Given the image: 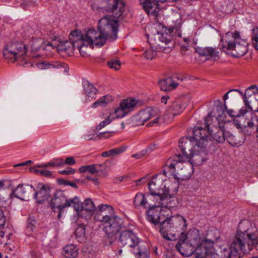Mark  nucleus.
<instances>
[{
    "mask_svg": "<svg viewBox=\"0 0 258 258\" xmlns=\"http://www.w3.org/2000/svg\"><path fill=\"white\" fill-rule=\"evenodd\" d=\"M160 115L161 112L158 108L148 107L140 110L135 116V119L138 124L143 125L148 120L154 118L147 124L148 126L150 127L158 124Z\"/></svg>",
    "mask_w": 258,
    "mask_h": 258,
    "instance_id": "nucleus-13",
    "label": "nucleus"
},
{
    "mask_svg": "<svg viewBox=\"0 0 258 258\" xmlns=\"http://www.w3.org/2000/svg\"><path fill=\"white\" fill-rule=\"evenodd\" d=\"M36 221L34 217L29 216L27 221L26 233L27 235H31L33 230L35 228Z\"/></svg>",
    "mask_w": 258,
    "mask_h": 258,
    "instance_id": "nucleus-36",
    "label": "nucleus"
},
{
    "mask_svg": "<svg viewBox=\"0 0 258 258\" xmlns=\"http://www.w3.org/2000/svg\"><path fill=\"white\" fill-rule=\"evenodd\" d=\"M135 99H126L120 102L119 106L114 110L117 118H122L132 111L137 105Z\"/></svg>",
    "mask_w": 258,
    "mask_h": 258,
    "instance_id": "nucleus-18",
    "label": "nucleus"
},
{
    "mask_svg": "<svg viewBox=\"0 0 258 258\" xmlns=\"http://www.w3.org/2000/svg\"><path fill=\"white\" fill-rule=\"evenodd\" d=\"M212 247L213 245L211 247H210L208 248V252L207 254L206 255V257L208 256L210 258H220L219 257V255H218V253H217L215 249H214V251H213Z\"/></svg>",
    "mask_w": 258,
    "mask_h": 258,
    "instance_id": "nucleus-46",
    "label": "nucleus"
},
{
    "mask_svg": "<svg viewBox=\"0 0 258 258\" xmlns=\"http://www.w3.org/2000/svg\"><path fill=\"white\" fill-rule=\"evenodd\" d=\"M15 243L14 241H8L6 243V249L8 251H12L13 250H14L15 249V245L13 244Z\"/></svg>",
    "mask_w": 258,
    "mask_h": 258,
    "instance_id": "nucleus-49",
    "label": "nucleus"
},
{
    "mask_svg": "<svg viewBox=\"0 0 258 258\" xmlns=\"http://www.w3.org/2000/svg\"><path fill=\"white\" fill-rule=\"evenodd\" d=\"M85 94L91 98H94L97 92V89L93 84L88 82L85 83L84 86Z\"/></svg>",
    "mask_w": 258,
    "mask_h": 258,
    "instance_id": "nucleus-34",
    "label": "nucleus"
},
{
    "mask_svg": "<svg viewBox=\"0 0 258 258\" xmlns=\"http://www.w3.org/2000/svg\"><path fill=\"white\" fill-rule=\"evenodd\" d=\"M256 241L254 234L247 231L238 232L229 247L217 246L214 249L220 258H240V251L249 252Z\"/></svg>",
    "mask_w": 258,
    "mask_h": 258,
    "instance_id": "nucleus-3",
    "label": "nucleus"
},
{
    "mask_svg": "<svg viewBox=\"0 0 258 258\" xmlns=\"http://www.w3.org/2000/svg\"><path fill=\"white\" fill-rule=\"evenodd\" d=\"M16 42L15 41H10L7 43L3 50L6 51V56L9 55V52H16Z\"/></svg>",
    "mask_w": 258,
    "mask_h": 258,
    "instance_id": "nucleus-38",
    "label": "nucleus"
},
{
    "mask_svg": "<svg viewBox=\"0 0 258 258\" xmlns=\"http://www.w3.org/2000/svg\"><path fill=\"white\" fill-rule=\"evenodd\" d=\"M193 137L182 138L179 141V148L184 159L190 157L192 153L202 151L207 146V132L202 126H195L193 130Z\"/></svg>",
    "mask_w": 258,
    "mask_h": 258,
    "instance_id": "nucleus-5",
    "label": "nucleus"
},
{
    "mask_svg": "<svg viewBox=\"0 0 258 258\" xmlns=\"http://www.w3.org/2000/svg\"><path fill=\"white\" fill-rule=\"evenodd\" d=\"M84 139L86 140H93L92 135L87 134L85 135Z\"/></svg>",
    "mask_w": 258,
    "mask_h": 258,
    "instance_id": "nucleus-64",
    "label": "nucleus"
},
{
    "mask_svg": "<svg viewBox=\"0 0 258 258\" xmlns=\"http://www.w3.org/2000/svg\"><path fill=\"white\" fill-rule=\"evenodd\" d=\"M200 53L202 55L206 56L208 59H211L214 61L219 58V52L216 49L207 47L201 50Z\"/></svg>",
    "mask_w": 258,
    "mask_h": 258,
    "instance_id": "nucleus-29",
    "label": "nucleus"
},
{
    "mask_svg": "<svg viewBox=\"0 0 258 258\" xmlns=\"http://www.w3.org/2000/svg\"><path fill=\"white\" fill-rule=\"evenodd\" d=\"M76 170L71 167L68 166L66 169L58 171V173L66 175H72L75 173Z\"/></svg>",
    "mask_w": 258,
    "mask_h": 258,
    "instance_id": "nucleus-45",
    "label": "nucleus"
},
{
    "mask_svg": "<svg viewBox=\"0 0 258 258\" xmlns=\"http://www.w3.org/2000/svg\"><path fill=\"white\" fill-rule=\"evenodd\" d=\"M119 241L122 245L131 247H135L139 243L138 238L131 230L122 231L120 235Z\"/></svg>",
    "mask_w": 258,
    "mask_h": 258,
    "instance_id": "nucleus-22",
    "label": "nucleus"
},
{
    "mask_svg": "<svg viewBox=\"0 0 258 258\" xmlns=\"http://www.w3.org/2000/svg\"><path fill=\"white\" fill-rule=\"evenodd\" d=\"M64 164L69 165H73L76 163V161L73 157H67L65 161H63Z\"/></svg>",
    "mask_w": 258,
    "mask_h": 258,
    "instance_id": "nucleus-50",
    "label": "nucleus"
},
{
    "mask_svg": "<svg viewBox=\"0 0 258 258\" xmlns=\"http://www.w3.org/2000/svg\"><path fill=\"white\" fill-rule=\"evenodd\" d=\"M45 177H50L52 175V173L50 171L46 169L41 170V174Z\"/></svg>",
    "mask_w": 258,
    "mask_h": 258,
    "instance_id": "nucleus-53",
    "label": "nucleus"
},
{
    "mask_svg": "<svg viewBox=\"0 0 258 258\" xmlns=\"http://www.w3.org/2000/svg\"><path fill=\"white\" fill-rule=\"evenodd\" d=\"M63 165L64 163L62 158H57L53 159L50 162H48L46 164H41L37 166L39 167L47 168L50 166L60 167L62 166Z\"/></svg>",
    "mask_w": 258,
    "mask_h": 258,
    "instance_id": "nucleus-33",
    "label": "nucleus"
},
{
    "mask_svg": "<svg viewBox=\"0 0 258 258\" xmlns=\"http://www.w3.org/2000/svg\"><path fill=\"white\" fill-rule=\"evenodd\" d=\"M234 123L237 128H253L254 123L252 121V113L240 110V114H237V118L234 120Z\"/></svg>",
    "mask_w": 258,
    "mask_h": 258,
    "instance_id": "nucleus-17",
    "label": "nucleus"
},
{
    "mask_svg": "<svg viewBox=\"0 0 258 258\" xmlns=\"http://www.w3.org/2000/svg\"><path fill=\"white\" fill-rule=\"evenodd\" d=\"M27 49L23 42H17V61L20 65H28V57L26 55Z\"/></svg>",
    "mask_w": 258,
    "mask_h": 258,
    "instance_id": "nucleus-26",
    "label": "nucleus"
},
{
    "mask_svg": "<svg viewBox=\"0 0 258 258\" xmlns=\"http://www.w3.org/2000/svg\"><path fill=\"white\" fill-rule=\"evenodd\" d=\"M243 100L245 105L251 111L258 112V88L255 85L246 89Z\"/></svg>",
    "mask_w": 258,
    "mask_h": 258,
    "instance_id": "nucleus-15",
    "label": "nucleus"
},
{
    "mask_svg": "<svg viewBox=\"0 0 258 258\" xmlns=\"http://www.w3.org/2000/svg\"><path fill=\"white\" fill-rule=\"evenodd\" d=\"M174 28L166 29L163 33H157L154 35L149 40L152 49L155 51H163L167 53L173 47L172 42Z\"/></svg>",
    "mask_w": 258,
    "mask_h": 258,
    "instance_id": "nucleus-12",
    "label": "nucleus"
},
{
    "mask_svg": "<svg viewBox=\"0 0 258 258\" xmlns=\"http://www.w3.org/2000/svg\"><path fill=\"white\" fill-rule=\"evenodd\" d=\"M12 184L10 181L0 180V200L2 198H4V196L5 189L10 188Z\"/></svg>",
    "mask_w": 258,
    "mask_h": 258,
    "instance_id": "nucleus-37",
    "label": "nucleus"
},
{
    "mask_svg": "<svg viewBox=\"0 0 258 258\" xmlns=\"http://www.w3.org/2000/svg\"><path fill=\"white\" fill-rule=\"evenodd\" d=\"M248 43L245 40L241 39L239 32H227L221 39L220 46L223 48L231 50L232 55L235 57L243 56L248 51Z\"/></svg>",
    "mask_w": 258,
    "mask_h": 258,
    "instance_id": "nucleus-7",
    "label": "nucleus"
},
{
    "mask_svg": "<svg viewBox=\"0 0 258 258\" xmlns=\"http://www.w3.org/2000/svg\"><path fill=\"white\" fill-rule=\"evenodd\" d=\"M58 181L59 184H63V185H68V183H69V181L66 180H64V179H58Z\"/></svg>",
    "mask_w": 258,
    "mask_h": 258,
    "instance_id": "nucleus-59",
    "label": "nucleus"
},
{
    "mask_svg": "<svg viewBox=\"0 0 258 258\" xmlns=\"http://www.w3.org/2000/svg\"><path fill=\"white\" fill-rule=\"evenodd\" d=\"M204 149L202 151L198 152V149L196 150V152L192 153V155H191L190 157L188 159H186L188 162H190L192 163V165H201L203 162L205 161L203 157L204 155H205Z\"/></svg>",
    "mask_w": 258,
    "mask_h": 258,
    "instance_id": "nucleus-27",
    "label": "nucleus"
},
{
    "mask_svg": "<svg viewBox=\"0 0 258 258\" xmlns=\"http://www.w3.org/2000/svg\"><path fill=\"white\" fill-rule=\"evenodd\" d=\"M98 28V31L90 28L85 33L88 39L86 43L92 48L94 44L102 46L109 38L113 40L117 38L118 21L112 17L104 16L99 21Z\"/></svg>",
    "mask_w": 258,
    "mask_h": 258,
    "instance_id": "nucleus-2",
    "label": "nucleus"
},
{
    "mask_svg": "<svg viewBox=\"0 0 258 258\" xmlns=\"http://www.w3.org/2000/svg\"><path fill=\"white\" fill-rule=\"evenodd\" d=\"M157 51L151 47V49H147L144 52V55L147 59L151 60L156 56Z\"/></svg>",
    "mask_w": 258,
    "mask_h": 258,
    "instance_id": "nucleus-42",
    "label": "nucleus"
},
{
    "mask_svg": "<svg viewBox=\"0 0 258 258\" xmlns=\"http://www.w3.org/2000/svg\"><path fill=\"white\" fill-rule=\"evenodd\" d=\"M212 246V241L202 237L196 229L188 231L176 244L177 249L182 255L189 256L195 253L196 258H206L208 248Z\"/></svg>",
    "mask_w": 258,
    "mask_h": 258,
    "instance_id": "nucleus-1",
    "label": "nucleus"
},
{
    "mask_svg": "<svg viewBox=\"0 0 258 258\" xmlns=\"http://www.w3.org/2000/svg\"><path fill=\"white\" fill-rule=\"evenodd\" d=\"M38 165H37L35 166L34 167H31L29 168V171L31 173H35L37 175H40L41 174V170H38L36 168V167H38L37 166Z\"/></svg>",
    "mask_w": 258,
    "mask_h": 258,
    "instance_id": "nucleus-52",
    "label": "nucleus"
},
{
    "mask_svg": "<svg viewBox=\"0 0 258 258\" xmlns=\"http://www.w3.org/2000/svg\"><path fill=\"white\" fill-rule=\"evenodd\" d=\"M176 159L173 162L168 160L165 165L166 169L171 174L174 176L175 178L180 179L182 180L188 179L194 172L192 163L188 162L179 154L176 156Z\"/></svg>",
    "mask_w": 258,
    "mask_h": 258,
    "instance_id": "nucleus-10",
    "label": "nucleus"
},
{
    "mask_svg": "<svg viewBox=\"0 0 258 258\" xmlns=\"http://www.w3.org/2000/svg\"><path fill=\"white\" fill-rule=\"evenodd\" d=\"M95 209V205L93 201L90 199H86L81 204V212L83 214L85 212H88L89 216L91 215Z\"/></svg>",
    "mask_w": 258,
    "mask_h": 258,
    "instance_id": "nucleus-31",
    "label": "nucleus"
},
{
    "mask_svg": "<svg viewBox=\"0 0 258 258\" xmlns=\"http://www.w3.org/2000/svg\"><path fill=\"white\" fill-rule=\"evenodd\" d=\"M178 85V83H175L174 81H171L169 83V90L176 88Z\"/></svg>",
    "mask_w": 258,
    "mask_h": 258,
    "instance_id": "nucleus-55",
    "label": "nucleus"
},
{
    "mask_svg": "<svg viewBox=\"0 0 258 258\" xmlns=\"http://www.w3.org/2000/svg\"><path fill=\"white\" fill-rule=\"evenodd\" d=\"M153 199L154 196L152 195H150L149 194L144 195L141 192H138L136 194L134 198V204L136 207H142L144 208H147L149 207H160L156 202L155 204L150 202V200H152Z\"/></svg>",
    "mask_w": 258,
    "mask_h": 258,
    "instance_id": "nucleus-19",
    "label": "nucleus"
},
{
    "mask_svg": "<svg viewBox=\"0 0 258 258\" xmlns=\"http://www.w3.org/2000/svg\"><path fill=\"white\" fill-rule=\"evenodd\" d=\"M6 51H3L4 56L8 63H14L16 60V52H9L8 56L6 55Z\"/></svg>",
    "mask_w": 258,
    "mask_h": 258,
    "instance_id": "nucleus-43",
    "label": "nucleus"
},
{
    "mask_svg": "<svg viewBox=\"0 0 258 258\" xmlns=\"http://www.w3.org/2000/svg\"><path fill=\"white\" fill-rule=\"evenodd\" d=\"M98 212L95 219L104 224V231L107 234L106 240L111 244L116 240V235L123 223L122 219L114 216L112 207L107 205H101L98 207Z\"/></svg>",
    "mask_w": 258,
    "mask_h": 258,
    "instance_id": "nucleus-4",
    "label": "nucleus"
},
{
    "mask_svg": "<svg viewBox=\"0 0 258 258\" xmlns=\"http://www.w3.org/2000/svg\"><path fill=\"white\" fill-rule=\"evenodd\" d=\"M187 103L182 99L172 101L164 115L165 118L168 117L169 121L172 120L175 116L183 111Z\"/></svg>",
    "mask_w": 258,
    "mask_h": 258,
    "instance_id": "nucleus-16",
    "label": "nucleus"
},
{
    "mask_svg": "<svg viewBox=\"0 0 258 258\" xmlns=\"http://www.w3.org/2000/svg\"><path fill=\"white\" fill-rule=\"evenodd\" d=\"M162 206L157 207H149V209L147 211V219L148 220L153 224L154 225H157L160 223L163 220L162 217L160 208Z\"/></svg>",
    "mask_w": 258,
    "mask_h": 258,
    "instance_id": "nucleus-23",
    "label": "nucleus"
},
{
    "mask_svg": "<svg viewBox=\"0 0 258 258\" xmlns=\"http://www.w3.org/2000/svg\"><path fill=\"white\" fill-rule=\"evenodd\" d=\"M81 203L77 197L73 199H68L64 191L57 190L54 194L50 206L54 212H58V217H59L61 212L66 208L73 206L74 209L79 210Z\"/></svg>",
    "mask_w": 258,
    "mask_h": 258,
    "instance_id": "nucleus-11",
    "label": "nucleus"
},
{
    "mask_svg": "<svg viewBox=\"0 0 258 258\" xmlns=\"http://www.w3.org/2000/svg\"><path fill=\"white\" fill-rule=\"evenodd\" d=\"M111 133V132H106L101 133L97 135L96 138H97L99 139H101L103 137V136L104 135H105L107 133Z\"/></svg>",
    "mask_w": 258,
    "mask_h": 258,
    "instance_id": "nucleus-62",
    "label": "nucleus"
},
{
    "mask_svg": "<svg viewBox=\"0 0 258 258\" xmlns=\"http://www.w3.org/2000/svg\"><path fill=\"white\" fill-rule=\"evenodd\" d=\"M226 140L227 142L232 146H240L243 143L244 141L243 138L234 136L229 132L226 131L225 135V141Z\"/></svg>",
    "mask_w": 258,
    "mask_h": 258,
    "instance_id": "nucleus-28",
    "label": "nucleus"
},
{
    "mask_svg": "<svg viewBox=\"0 0 258 258\" xmlns=\"http://www.w3.org/2000/svg\"><path fill=\"white\" fill-rule=\"evenodd\" d=\"M102 156L103 157H111V154L110 152V151H107L105 152H104L102 153Z\"/></svg>",
    "mask_w": 258,
    "mask_h": 258,
    "instance_id": "nucleus-58",
    "label": "nucleus"
},
{
    "mask_svg": "<svg viewBox=\"0 0 258 258\" xmlns=\"http://www.w3.org/2000/svg\"><path fill=\"white\" fill-rule=\"evenodd\" d=\"M70 41H66L60 46V49L64 51L77 50L83 57L88 55L89 48H92L90 44H87L88 39L86 34H82L78 30L72 31L69 35Z\"/></svg>",
    "mask_w": 258,
    "mask_h": 258,
    "instance_id": "nucleus-9",
    "label": "nucleus"
},
{
    "mask_svg": "<svg viewBox=\"0 0 258 258\" xmlns=\"http://www.w3.org/2000/svg\"><path fill=\"white\" fill-rule=\"evenodd\" d=\"M106 11L113 14V17L118 18L124 11V4L120 0H107Z\"/></svg>",
    "mask_w": 258,
    "mask_h": 258,
    "instance_id": "nucleus-21",
    "label": "nucleus"
},
{
    "mask_svg": "<svg viewBox=\"0 0 258 258\" xmlns=\"http://www.w3.org/2000/svg\"><path fill=\"white\" fill-rule=\"evenodd\" d=\"M112 156L120 154L124 151V149L122 148H114L109 150Z\"/></svg>",
    "mask_w": 258,
    "mask_h": 258,
    "instance_id": "nucleus-48",
    "label": "nucleus"
},
{
    "mask_svg": "<svg viewBox=\"0 0 258 258\" xmlns=\"http://www.w3.org/2000/svg\"><path fill=\"white\" fill-rule=\"evenodd\" d=\"M112 121V119L110 118V115H109L107 118L101 121L97 126L96 130H100L102 128L106 126L107 125L109 124Z\"/></svg>",
    "mask_w": 258,
    "mask_h": 258,
    "instance_id": "nucleus-44",
    "label": "nucleus"
},
{
    "mask_svg": "<svg viewBox=\"0 0 258 258\" xmlns=\"http://www.w3.org/2000/svg\"><path fill=\"white\" fill-rule=\"evenodd\" d=\"M251 43L253 47L258 50V28H254L252 30Z\"/></svg>",
    "mask_w": 258,
    "mask_h": 258,
    "instance_id": "nucleus-39",
    "label": "nucleus"
},
{
    "mask_svg": "<svg viewBox=\"0 0 258 258\" xmlns=\"http://www.w3.org/2000/svg\"><path fill=\"white\" fill-rule=\"evenodd\" d=\"M78 254V249L74 244H69L64 247L63 255L66 258H75Z\"/></svg>",
    "mask_w": 258,
    "mask_h": 258,
    "instance_id": "nucleus-30",
    "label": "nucleus"
},
{
    "mask_svg": "<svg viewBox=\"0 0 258 258\" xmlns=\"http://www.w3.org/2000/svg\"><path fill=\"white\" fill-rule=\"evenodd\" d=\"M1 233H3L2 235H1L2 237H4V234H7V237H8V240L10 239V237L12 235V233L11 232H8V230L7 229H5L4 231H1Z\"/></svg>",
    "mask_w": 258,
    "mask_h": 258,
    "instance_id": "nucleus-56",
    "label": "nucleus"
},
{
    "mask_svg": "<svg viewBox=\"0 0 258 258\" xmlns=\"http://www.w3.org/2000/svg\"><path fill=\"white\" fill-rule=\"evenodd\" d=\"M100 166L99 165L95 164L82 166L79 168V171L81 173L88 172L91 174H94L97 173V170H99Z\"/></svg>",
    "mask_w": 258,
    "mask_h": 258,
    "instance_id": "nucleus-35",
    "label": "nucleus"
},
{
    "mask_svg": "<svg viewBox=\"0 0 258 258\" xmlns=\"http://www.w3.org/2000/svg\"><path fill=\"white\" fill-rule=\"evenodd\" d=\"M211 113H209L205 117V127L207 134L210 136L216 141L219 143H223L225 141V135L226 132L224 126L225 122H217L216 124H212L209 122L211 120Z\"/></svg>",
    "mask_w": 258,
    "mask_h": 258,
    "instance_id": "nucleus-14",
    "label": "nucleus"
},
{
    "mask_svg": "<svg viewBox=\"0 0 258 258\" xmlns=\"http://www.w3.org/2000/svg\"><path fill=\"white\" fill-rule=\"evenodd\" d=\"M113 100L112 96L110 95H105L100 98L96 101L94 102L92 105V108H96L99 106H104L111 102Z\"/></svg>",
    "mask_w": 258,
    "mask_h": 258,
    "instance_id": "nucleus-32",
    "label": "nucleus"
},
{
    "mask_svg": "<svg viewBox=\"0 0 258 258\" xmlns=\"http://www.w3.org/2000/svg\"><path fill=\"white\" fill-rule=\"evenodd\" d=\"M108 67L115 71H118L120 68L121 63L119 60L116 59H111L108 63Z\"/></svg>",
    "mask_w": 258,
    "mask_h": 258,
    "instance_id": "nucleus-40",
    "label": "nucleus"
},
{
    "mask_svg": "<svg viewBox=\"0 0 258 258\" xmlns=\"http://www.w3.org/2000/svg\"><path fill=\"white\" fill-rule=\"evenodd\" d=\"M145 180H146V178L145 177H143V178H142L141 179H139V180L136 181L137 185H140L142 182H145Z\"/></svg>",
    "mask_w": 258,
    "mask_h": 258,
    "instance_id": "nucleus-63",
    "label": "nucleus"
},
{
    "mask_svg": "<svg viewBox=\"0 0 258 258\" xmlns=\"http://www.w3.org/2000/svg\"><path fill=\"white\" fill-rule=\"evenodd\" d=\"M169 99V97L168 96H164L161 98V102L164 104H166Z\"/></svg>",
    "mask_w": 258,
    "mask_h": 258,
    "instance_id": "nucleus-60",
    "label": "nucleus"
},
{
    "mask_svg": "<svg viewBox=\"0 0 258 258\" xmlns=\"http://www.w3.org/2000/svg\"><path fill=\"white\" fill-rule=\"evenodd\" d=\"M96 165H99L100 166L99 167V170H97V173L103 172L106 170V166L104 164H96Z\"/></svg>",
    "mask_w": 258,
    "mask_h": 258,
    "instance_id": "nucleus-57",
    "label": "nucleus"
},
{
    "mask_svg": "<svg viewBox=\"0 0 258 258\" xmlns=\"http://www.w3.org/2000/svg\"><path fill=\"white\" fill-rule=\"evenodd\" d=\"M219 107L221 108L222 109H226L227 110V113L228 114V115L231 117H234V116H236L237 117V114H235V112L233 110H227V107L225 105H224V106H223L222 105H220L219 106Z\"/></svg>",
    "mask_w": 258,
    "mask_h": 258,
    "instance_id": "nucleus-51",
    "label": "nucleus"
},
{
    "mask_svg": "<svg viewBox=\"0 0 258 258\" xmlns=\"http://www.w3.org/2000/svg\"><path fill=\"white\" fill-rule=\"evenodd\" d=\"M232 91H237V92H238L241 95H243V93L242 92H241L240 91L237 90V89H233V90H231L230 91H229L228 92H227L226 94H225V95H224L223 96V99L224 100H227L228 98V94L231 92H232Z\"/></svg>",
    "mask_w": 258,
    "mask_h": 258,
    "instance_id": "nucleus-54",
    "label": "nucleus"
},
{
    "mask_svg": "<svg viewBox=\"0 0 258 258\" xmlns=\"http://www.w3.org/2000/svg\"><path fill=\"white\" fill-rule=\"evenodd\" d=\"M167 172L163 170V173H159L153 177L148 183V188L151 192L150 195L154 196V199L157 201L158 206L165 208L171 207V199L172 196L170 194L168 187L164 184Z\"/></svg>",
    "mask_w": 258,
    "mask_h": 258,
    "instance_id": "nucleus-6",
    "label": "nucleus"
},
{
    "mask_svg": "<svg viewBox=\"0 0 258 258\" xmlns=\"http://www.w3.org/2000/svg\"><path fill=\"white\" fill-rule=\"evenodd\" d=\"M36 189L34 195L37 203L42 204L50 197V188L48 185L39 183Z\"/></svg>",
    "mask_w": 258,
    "mask_h": 258,
    "instance_id": "nucleus-20",
    "label": "nucleus"
},
{
    "mask_svg": "<svg viewBox=\"0 0 258 258\" xmlns=\"http://www.w3.org/2000/svg\"><path fill=\"white\" fill-rule=\"evenodd\" d=\"M185 220L182 216L176 215L162 221L159 231L162 237L168 240L175 238L177 233H181L186 227Z\"/></svg>",
    "mask_w": 258,
    "mask_h": 258,
    "instance_id": "nucleus-8",
    "label": "nucleus"
},
{
    "mask_svg": "<svg viewBox=\"0 0 258 258\" xmlns=\"http://www.w3.org/2000/svg\"><path fill=\"white\" fill-rule=\"evenodd\" d=\"M171 81H172V79L170 78L160 80L159 82V85L161 89L165 91L169 90V83Z\"/></svg>",
    "mask_w": 258,
    "mask_h": 258,
    "instance_id": "nucleus-41",
    "label": "nucleus"
},
{
    "mask_svg": "<svg viewBox=\"0 0 258 258\" xmlns=\"http://www.w3.org/2000/svg\"><path fill=\"white\" fill-rule=\"evenodd\" d=\"M138 254L139 256H142L143 255H145L147 256V253L145 252V251H142L140 248H139V251L138 252Z\"/></svg>",
    "mask_w": 258,
    "mask_h": 258,
    "instance_id": "nucleus-61",
    "label": "nucleus"
},
{
    "mask_svg": "<svg viewBox=\"0 0 258 258\" xmlns=\"http://www.w3.org/2000/svg\"><path fill=\"white\" fill-rule=\"evenodd\" d=\"M6 219L3 213V211L1 208H0V230L4 228L6 224Z\"/></svg>",
    "mask_w": 258,
    "mask_h": 258,
    "instance_id": "nucleus-47",
    "label": "nucleus"
},
{
    "mask_svg": "<svg viewBox=\"0 0 258 258\" xmlns=\"http://www.w3.org/2000/svg\"><path fill=\"white\" fill-rule=\"evenodd\" d=\"M157 1L158 0H141L140 3L148 15H151L156 17L159 12L157 4Z\"/></svg>",
    "mask_w": 258,
    "mask_h": 258,
    "instance_id": "nucleus-25",
    "label": "nucleus"
},
{
    "mask_svg": "<svg viewBox=\"0 0 258 258\" xmlns=\"http://www.w3.org/2000/svg\"><path fill=\"white\" fill-rule=\"evenodd\" d=\"M34 191L35 189L32 185L20 184L17 185V198L28 201Z\"/></svg>",
    "mask_w": 258,
    "mask_h": 258,
    "instance_id": "nucleus-24",
    "label": "nucleus"
}]
</instances>
